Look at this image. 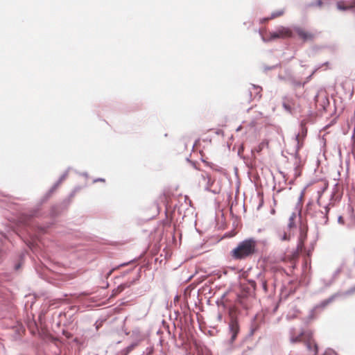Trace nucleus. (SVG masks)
Here are the masks:
<instances>
[{
    "label": "nucleus",
    "instance_id": "nucleus-1",
    "mask_svg": "<svg viewBox=\"0 0 355 355\" xmlns=\"http://www.w3.org/2000/svg\"><path fill=\"white\" fill-rule=\"evenodd\" d=\"M256 252L257 241L253 238H249L241 241L230 254L233 259L241 260L252 256Z\"/></svg>",
    "mask_w": 355,
    "mask_h": 355
},
{
    "label": "nucleus",
    "instance_id": "nucleus-2",
    "mask_svg": "<svg viewBox=\"0 0 355 355\" xmlns=\"http://www.w3.org/2000/svg\"><path fill=\"white\" fill-rule=\"evenodd\" d=\"M329 205L330 203L324 206V211L316 210L315 205L312 202H309L306 204V215L314 219L317 225H327L329 220L328 213L329 211Z\"/></svg>",
    "mask_w": 355,
    "mask_h": 355
},
{
    "label": "nucleus",
    "instance_id": "nucleus-3",
    "mask_svg": "<svg viewBox=\"0 0 355 355\" xmlns=\"http://www.w3.org/2000/svg\"><path fill=\"white\" fill-rule=\"evenodd\" d=\"M344 297L343 292H337L334 293V295H331L329 298L324 300L317 304L313 309L310 311L309 317L310 318H314V314L317 311H323L329 304H331L332 302H334L337 297Z\"/></svg>",
    "mask_w": 355,
    "mask_h": 355
},
{
    "label": "nucleus",
    "instance_id": "nucleus-4",
    "mask_svg": "<svg viewBox=\"0 0 355 355\" xmlns=\"http://www.w3.org/2000/svg\"><path fill=\"white\" fill-rule=\"evenodd\" d=\"M291 36H292V32L288 28L284 27V26H279V27H278V28L277 29L276 31L270 33L269 37H266L265 36L261 35V38L264 42H268L275 40L277 38L291 37Z\"/></svg>",
    "mask_w": 355,
    "mask_h": 355
},
{
    "label": "nucleus",
    "instance_id": "nucleus-5",
    "mask_svg": "<svg viewBox=\"0 0 355 355\" xmlns=\"http://www.w3.org/2000/svg\"><path fill=\"white\" fill-rule=\"evenodd\" d=\"M240 331V327L236 318H232L228 324L229 343L232 344L236 340Z\"/></svg>",
    "mask_w": 355,
    "mask_h": 355
},
{
    "label": "nucleus",
    "instance_id": "nucleus-6",
    "mask_svg": "<svg viewBox=\"0 0 355 355\" xmlns=\"http://www.w3.org/2000/svg\"><path fill=\"white\" fill-rule=\"evenodd\" d=\"M71 169L70 167H69L66 171L60 177L58 180L52 186V187L44 194L43 196L42 201L45 202L53 194V193L56 190V189L59 187V185L62 183L63 180H65V178L67 177L69 170Z\"/></svg>",
    "mask_w": 355,
    "mask_h": 355
},
{
    "label": "nucleus",
    "instance_id": "nucleus-7",
    "mask_svg": "<svg viewBox=\"0 0 355 355\" xmlns=\"http://www.w3.org/2000/svg\"><path fill=\"white\" fill-rule=\"evenodd\" d=\"M295 30L298 36L304 41L312 40L313 38V34L304 31L302 28L300 27L295 28Z\"/></svg>",
    "mask_w": 355,
    "mask_h": 355
},
{
    "label": "nucleus",
    "instance_id": "nucleus-8",
    "mask_svg": "<svg viewBox=\"0 0 355 355\" xmlns=\"http://www.w3.org/2000/svg\"><path fill=\"white\" fill-rule=\"evenodd\" d=\"M257 279L258 282L261 285L263 290L265 292H267L268 291L267 280L266 279L265 275L262 272H259L257 275Z\"/></svg>",
    "mask_w": 355,
    "mask_h": 355
},
{
    "label": "nucleus",
    "instance_id": "nucleus-9",
    "mask_svg": "<svg viewBox=\"0 0 355 355\" xmlns=\"http://www.w3.org/2000/svg\"><path fill=\"white\" fill-rule=\"evenodd\" d=\"M202 178H203V180H207V184L205 187V190L207 191H209V192H211L214 194H217L219 193L218 191H216V190H211V187L213 184V182L211 181V178L209 177L208 175H204L202 174Z\"/></svg>",
    "mask_w": 355,
    "mask_h": 355
},
{
    "label": "nucleus",
    "instance_id": "nucleus-10",
    "mask_svg": "<svg viewBox=\"0 0 355 355\" xmlns=\"http://www.w3.org/2000/svg\"><path fill=\"white\" fill-rule=\"evenodd\" d=\"M284 13V10L281 9L277 11H274L271 13L270 16L269 17H264L260 19V23H265L268 21L269 19H272L274 18H276L277 17H279L282 15Z\"/></svg>",
    "mask_w": 355,
    "mask_h": 355
},
{
    "label": "nucleus",
    "instance_id": "nucleus-11",
    "mask_svg": "<svg viewBox=\"0 0 355 355\" xmlns=\"http://www.w3.org/2000/svg\"><path fill=\"white\" fill-rule=\"evenodd\" d=\"M62 211V205H55L51 208L50 215L53 218L58 216Z\"/></svg>",
    "mask_w": 355,
    "mask_h": 355
},
{
    "label": "nucleus",
    "instance_id": "nucleus-12",
    "mask_svg": "<svg viewBox=\"0 0 355 355\" xmlns=\"http://www.w3.org/2000/svg\"><path fill=\"white\" fill-rule=\"evenodd\" d=\"M138 345V341L133 342L128 346H127L122 352L121 353L123 355H128L136 346Z\"/></svg>",
    "mask_w": 355,
    "mask_h": 355
},
{
    "label": "nucleus",
    "instance_id": "nucleus-13",
    "mask_svg": "<svg viewBox=\"0 0 355 355\" xmlns=\"http://www.w3.org/2000/svg\"><path fill=\"white\" fill-rule=\"evenodd\" d=\"M294 139L297 143L295 149L300 150V148L303 146V142L301 141V139H300V133H297L295 135Z\"/></svg>",
    "mask_w": 355,
    "mask_h": 355
},
{
    "label": "nucleus",
    "instance_id": "nucleus-14",
    "mask_svg": "<svg viewBox=\"0 0 355 355\" xmlns=\"http://www.w3.org/2000/svg\"><path fill=\"white\" fill-rule=\"evenodd\" d=\"M306 239V232L305 230H301L300 237H299L298 246L303 245Z\"/></svg>",
    "mask_w": 355,
    "mask_h": 355
},
{
    "label": "nucleus",
    "instance_id": "nucleus-15",
    "mask_svg": "<svg viewBox=\"0 0 355 355\" xmlns=\"http://www.w3.org/2000/svg\"><path fill=\"white\" fill-rule=\"evenodd\" d=\"M134 281L131 282L130 283H128V282H125V283H123V284H120L117 288H116V292L117 293H121L122 292L125 288H128V287H130L131 286L132 284H133Z\"/></svg>",
    "mask_w": 355,
    "mask_h": 355
},
{
    "label": "nucleus",
    "instance_id": "nucleus-16",
    "mask_svg": "<svg viewBox=\"0 0 355 355\" xmlns=\"http://www.w3.org/2000/svg\"><path fill=\"white\" fill-rule=\"evenodd\" d=\"M299 133L300 137H302V138H304L306 136L307 129L302 123L300 124V132Z\"/></svg>",
    "mask_w": 355,
    "mask_h": 355
},
{
    "label": "nucleus",
    "instance_id": "nucleus-17",
    "mask_svg": "<svg viewBox=\"0 0 355 355\" xmlns=\"http://www.w3.org/2000/svg\"><path fill=\"white\" fill-rule=\"evenodd\" d=\"M336 275V272L335 273V275L329 279L327 280L325 279H322L321 281L322 282V284L326 286V287H329L330 286L333 282H334V276Z\"/></svg>",
    "mask_w": 355,
    "mask_h": 355
},
{
    "label": "nucleus",
    "instance_id": "nucleus-18",
    "mask_svg": "<svg viewBox=\"0 0 355 355\" xmlns=\"http://www.w3.org/2000/svg\"><path fill=\"white\" fill-rule=\"evenodd\" d=\"M289 80L291 83L295 87H302L304 85V83H302L300 81L295 80L293 78H291Z\"/></svg>",
    "mask_w": 355,
    "mask_h": 355
},
{
    "label": "nucleus",
    "instance_id": "nucleus-19",
    "mask_svg": "<svg viewBox=\"0 0 355 355\" xmlns=\"http://www.w3.org/2000/svg\"><path fill=\"white\" fill-rule=\"evenodd\" d=\"M295 214L293 213L292 215L289 217V223L288 224L289 228H291L294 226L293 220L295 218Z\"/></svg>",
    "mask_w": 355,
    "mask_h": 355
},
{
    "label": "nucleus",
    "instance_id": "nucleus-20",
    "mask_svg": "<svg viewBox=\"0 0 355 355\" xmlns=\"http://www.w3.org/2000/svg\"><path fill=\"white\" fill-rule=\"evenodd\" d=\"M354 292H355V286L354 287L348 289L347 291L343 292V296L346 297V296L353 294Z\"/></svg>",
    "mask_w": 355,
    "mask_h": 355
},
{
    "label": "nucleus",
    "instance_id": "nucleus-21",
    "mask_svg": "<svg viewBox=\"0 0 355 355\" xmlns=\"http://www.w3.org/2000/svg\"><path fill=\"white\" fill-rule=\"evenodd\" d=\"M303 196H304V191H302L301 193H300V196L298 198V202H297V204L296 205V209H299V214H300V209L299 208V207L301 205Z\"/></svg>",
    "mask_w": 355,
    "mask_h": 355
},
{
    "label": "nucleus",
    "instance_id": "nucleus-22",
    "mask_svg": "<svg viewBox=\"0 0 355 355\" xmlns=\"http://www.w3.org/2000/svg\"><path fill=\"white\" fill-rule=\"evenodd\" d=\"M336 7L340 10H347L349 8L343 5L341 2H338Z\"/></svg>",
    "mask_w": 355,
    "mask_h": 355
},
{
    "label": "nucleus",
    "instance_id": "nucleus-23",
    "mask_svg": "<svg viewBox=\"0 0 355 355\" xmlns=\"http://www.w3.org/2000/svg\"><path fill=\"white\" fill-rule=\"evenodd\" d=\"M323 355H338L334 350L331 349H327Z\"/></svg>",
    "mask_w": 355,
    "mask_h": 355
},
{
    "label": "nucleus",
    "instance_id": "nucleus-24",
    "mask_svg": "<svg viewBox=\"0 0 355 355\" xmlns=\"http://www.w3.org/2000/svg\"><path fill=\"white\" fill-rule=\"evenodd\" d=\"M253 88L256 90V94L259 95V98L261 97V95H259L260 92L261 91V87L260 86H257L254 85H252Z\"/></svg>",
    "mask_w": 355,
    "mask_h": 355
},
{
    "label": "nucleus",
    "instance_id": "nucleus-25",
    "mask_svg": "<svg viewBox=\"0 0 355 355\" xmlns=\"http://www.w3.org/2000/svg\"><path fill=\"white\" fill-rule=\"evenodd\" d=\"M279 238L282 241H288L289 240V236L287 235L286 233H284L282 235H279Z\"/></svg>",
    "mask_w": 355,
    "mask_h": 355
},
{
    "label": "nucleus",
    "instance_id": "nucleus-26",
    "mask_svg": "<svg viewBox=\"0 0 355 355\" xmlns=\"http://www.w3.org/2000/svg\"><path fill=\"white\" fill-rule=\"evenodd\" d=\"M279 66V64H277L275 65H272L271 67H264V70L265 71H268V70H272V69H275L276 67H277Z\"/></svg>",
    "mask_w": 355,
    "mask_h": 355
},
{
    "label": "nucleus",
    "instance_id": "nucleus-27",
    "mask_svg": "<svg viewBox=\"0 0 355 355\" xmlns=\"http://www.w3.org/2000/svg\"><path fill=\"white\" fill-rule=\"evenodd\" d=\"M338 223L339 224L344 225L345 222H344V220H343V216H339L338 217Z\"/></svg>",
    "mask_w": 355,
    "mask_h": 355
},
{
    "label": "nucleus",
    "instance_id": "nucleus-28",
    "mask_svg": "<svg viewBox=\"0 0 355 355\" xmlns=\"http://www.w3.org/2000/svg\"><path fill=\"white\" fill-rule=\"evenodd\" d=\"M299 151L300 150H297L295 149V153H294L293 155H294V157L295 159H299L300 158Z\"/></svg>",
    "mask_w": 355,
    "mask_h": 355
},
{
    "label": "nucleus",
    "instance_id": "nucleus-29",
    "mask_svg": "<svg viewBox=\"0 0 355 355\" xmlns=\"http://www.w3.org/2000/svg\"><path fill=\"white\" fill-rule=\"evenodd\" d=\"M249 284H250V286L252 287H253L254 288H255V286H256V282L254 280H249Z\"/></svg>",
    "mask_w": 355,
    "mask_h": 355
},
{
    "label": "nucleus",
    "instance_id": "nucleus-30",
    "mask_svg": "<svg viewBox=\"0 0 355 355\" xmlns=\"http://www.w3.org/2000/svg\"><path fill=\"white\" fill-rule=\"evenodd\" d=\"M98 182H105V179L98 178L94 180V183Z\"/></svg>",
    "mask_w": 355,
    "mask_h": 355
},
{
    "label": "nucleus",
    "instance_id": "nucleus-31",
    "mask_svg": "<svg viewBox=\"0 0 355 355\" xmlns=\"http://www.w3.org/2000/svg\"><path fill=\"white\" fill-rule=\"evenodd\" d=\"M322 4V1L321 0H317V1L315 2L316 6H321Z\"/></svg>",
    "mask_w": 355,
    "mask_h": 355
},
{
    "label": "nucleus",
    "instance_id": "nucleus-32",
    "mask_svg": "<svg viewBox=\"0 0 355 355\" xmlns=\"http://www.w3.org/2000/svg\"><path fill=\"white\" fill-rule=\"evenodd\" d=\"M283 107L286 110H290V106L286 105V103H284L283 104Z\"/></svg>",
    "mask_w": 355,
    "mask_h": 355
},
{
    "label": "nucleus",
    "instance_id": "nucleus-33",
    "mask_svg": "<svg viewBox=\"0 0 355 355\" xmlns=\"http://www.w3.org/2000/svg\"><path fill=\"white\" fill-rule=\"evenodd\" d=\"M80 175L85 178L88 177V173L87 172H83V173H80Z\"/></svg>",
    "mask_w": 355,
    "mask_h": 355
},
{
    "label": "nucleus",
    "instance_id": "nucleus-34",
    "mask_svg": "<svg viewBox=\"0 0 355 355\" xmlns=\"http://www.w3.org/2000/svg\"><path fill=\"white\" fill-rule=\"evenodd\" d=\"M320 196L318 198V200H317V205H318L319 207H321V203H320Z\"/></svg>",
    "mask_w": 355,
    "mask_h": 355
},
{
    "label": "nucleus",
    "instance_id": "nucleus-35",
    "mask_svg": "<svg viewBox=\"0 0 355 355\" xmlns=\"http://www.w3.org/2000/svg\"><path fill=\"white\" fill-rule=\"evenodd\" d=\"M316 70H317V69H315V70L313 71V72L312 73V74H311L309 76H308V78H307V80H308L311 78V76H312V75L315 72V71H316Z\"/></svg>",
    "mask_w": 355,
    "mask_h": 355
},
{
    "label": "nucleus",
    "instance_id": "nucleus-36",
    "mask_svg": "<svg viewBox=\"0 0 355 355\" xmlns=\"http://www.w3.org/2000/svg\"><path fill=\"white\" fill-rule=\"evenodd\" d=\"M36 213H37V211H34V212H33V214H31L30 215V216L33 217V216H36Z\"/></svg>",
    "mask_w": 355,
    "mask_h": 355
},
{
    "label": "nucleus",
    "instance_id": "nucleus-37",
    "mask_svg": "<svg viewBox=\"0 0 355 355\" xmlns=\"http://www.w3.org/2000/svg\"><path fill=\"white\" fill-rule=\"evenodd\" d=\"M278 78L279 80H286L285 78L282 77V76H279Z\"/></svg>",
    "mask_w": 355,
    "mask_h": 355
},
{
    "label": "nucleus",
    "instance_id": "nucleus-38",
    "mask_svg": "<svg viewBox=\"0 0 355 355\" xmlns=\"http://www.w3.org/2000/svg\"><path fill=\"white\" fill-rule=\"evenodd\" d=\"M221 318H222V315H221L220 313H219V314H218V319L219 320H221Z\"/></svg>",
    "mask_w": 355,
    "mask_h": 355
},
{
    "label": "nucleus",
    "instance_id": "nucleus-39",
    "mask_svg": "<svg viewBox=\"0 0 355 355\" xmlns=\"http://www.w3.org/2000/svg\"><path fill=\"white\" fill-rule=\"evenodd\" d=\"M127 264H128V263H121L120 266H126Z\"/></svg>",
    "mask_w": 355,
    "mask_h": 355
},
{
    "label": "nucleus",
    "instance_id": "nucleus-40",
    "mask_svg": "<svg viewBox=\"0 0 355 355\" xmlns=\"http://www.w3.org/2000/svg\"><path fill=\"white\" fill-rule=\"evenodd\" d=\"M74 193H75V191L72 192V193H71V196H74Z\"/></svg>",
    "mask_w": 355,
    "mask_h": 355
},
{
    "label": "nucleus",
    "instance_id": "nucleus-41",
    "mask_svg": "<svg viewBox=\"0 0 355 355\" xmlns=\"http://www.w3.org/2000/svg\"><path fill=\"white\" fill-rule=\"evenodd\" d=\"M225 297V294L223 295L222 298H224Z\"/></svg>",
    "mask_w": 355,
    "mask_h": 355
},
{
    "label": "nucleus",
    "instance_id": "nucleus-42",
    "mask_svg": "<svg viewBox=\"0 0 355 355\" xmlns=\"http://www.w3.org/2000/svg\"><path fill=\"white\" fill-rule=\"evenodd\" d=\"M23 216H24V218H25V213L24 212L23 214Z\"/></svg>",
    "mask_w": 355,
    "mask_h": 355
}]
</instances>
